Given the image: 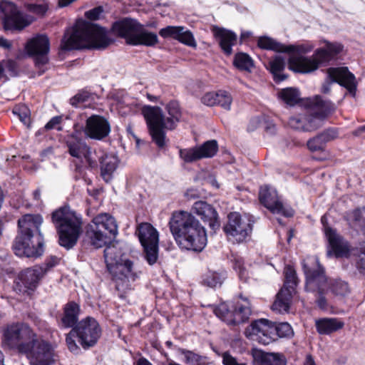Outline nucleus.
I'll return each instance as SVG.
<instances>
[{
    "instance_id": "nucleus-49",
    "label": "nucleus",
    "mask_w": 365,
    "mask_h": 365,
    "mask_svg": "<svg viewBox=\"0 0 365 365\" xmlns=\"http://www.w3.org/2000/svg\"><path fill=\"white\" fill-rule=\"evenodd\" d=\"M93 100V95L90 92L82 90L70 99V103L76 108L85 107L86 103H89Z\"/></svg>"
},
{
    "instance_id": "nucleus-40",
    "label": "nucleus",
    "mask_w": 365,
    "mask_h": 365,
    "mask_svg": "<svg viewBox=\"0 0 365 365\" xmlns=\"http://www.w3.org/2000/svg\"><path fill=\"white\" fill-rule=\"evenodd\" d=\"M158 41V38L156 34L150 32L144 29L143 26H140L133 45H143L146 46H153Z\"/></svg>"
},
{
    "instance_id": "nucleus-25",
    "label": "nucleus",
    "mask_w": 365,
    "mask_h": 365,
    "mask_svg": "<svg viewBox=\"0 0 365 365\" xmlns=\"http://www.w3.org/2000/svg\"><path fill=\"white\" fill-rule=\"evenodd\" d=\"M110 132V125L103 116L93 115L86 120V133L91 138L102 140Z\"/></svg>"
},
{
    "instance_id": "nucleus-26",
    "label": "nucleus",
    "mask_w": 365,
    "mask_h": 365,
    "mask_svg": "<svg viewBox=\"0 0 365 365\" xmlns=\"http://www.w3.org/2000/svg\"><path fill=\"white\" fill-rule=\"evenodd\" d=\"M192 210L204 222H207L212 230L216 231L220 228L218 213L213 206L205 201H197Z\"/></svg>"
},
{
    "instance_id": "nucleus-56",
    "label": "nucleus",
    "mask_w": 365,
    "mask_h": 365,
    "mask_svg": "<svg viewBox=\"0 0 365 365\" xmlns=\"http://www.w3.org/2000/svg\"><path fill=\"white\" fill-rule=\"evenodd\" d=\"M319 135L321 137L324 143L326 145L328 142L334 140L338 138L339 133L336 128H328L320 133Z\"/></svg>"
},
{
    "instance_id": "nucleus-58",
    "label": "nucleus",
    "mask_w": 365,
    "mask_h": 365,
    "mask_svg": "<svg viewBox=\"0 0 365 365\" xmlns=\"http://www.w3.org/2000/svg\"><path fill=\"white\" fill-rule=\"evenodd\" d=\"M104 12L103 7L101 6H96L85 13L86 19L91 21H96L101 19Z\"/></svg>"
},
{
    "instance_id": "nucleus-13",
    "label": "nucleus",
    "mask_w": 365,
    "mask_h": 365,
    "mask_svg": "<svg viewBox=\"0 0 365 365\" xmlns=\"http://www.w3.org/2000/svg\"><path fill=\"white\" fill-rule=\"evenodd\" d=\"M241 302H237L234 311L230 310L226 303H221L214 309L215 315L230 325H236L248 320L251 315L250 303L247 298L240 295Z\"/></svg>"
},
{
    "instance_id": "nucleus-39",
    "label": "nucleus",
    "mask_w": 365,
    "mask_h": 365,
    "mask_svg": "<svg viewBox=\"0 0 365 365\" xmlns=\"http://www.w3.org/2000/svg\"><path fill=\"white\" fill-rule=\"evenodd\" d=\"M104 257L108 269L125 259L120 247L115 245L106 247Z\"/></svg>"
},
{
    "instance_id": "nucleus-61",
    "label": "nucleus",
    "mask_w": 365,
    "mask_h": 365,
    "mask_svg": "<svg viewBox=\"0 0 365 365\" xmlns=\"http://www.w3.org/2000/svg\"><path fill=\"white\" fill-rule=\"evenodd\" d=\"M59 53L63 52H68V24L65 26L63 35L59 47Z\"/></svg>"
},
{
    "instance_id": "nucleus-32",
    "label": "nucleus",
    "mask_w": 365,
    "mask_h": 365,
    "mask_svg": "<svg viewBox=\"0 0 365 365\" xmlns=\"http://www.w3.org/2000/svg\"><path fill=\"white\" fill-rule=\"evenodd\" d=\"M212 32L215 37L219 41V44L226 55L232 53V46L236 44L237 35L230 30L214 26Z\"/></svg>"
},
{
    "instance_id": "nucleus-53",
    "label": "nucleus",
    "mask_w": 365,
    "mask_h": 365,
    "mask_svg": "<svg viewBox=\"0 0 365 365\" xmlns=\"http://www.w3.org/2000/svg\"><path fill=\"white\" fill-rule=\"evenodd\" d=\"M233 268L237 272L239 278L241 280L244 282H247L248 280V279L250 278L249 272L244 266V262L242 259H235Z\"/></svg>"
},
{
    "instance_id": "nucleus-4",
    "label": "nucleus",
    "mask_w": 365,
    "mask_h": 365,
    "mask_svg": "<svg viewBox=\"0 0 365 365\" xmlns=\"http://www.w3.org/2000/svg\"><path fill=\"white\" fill-rule=\"evenodd\" d=\"M113 41L104 28L82 21L70 35V51L83 48L105 49Z\"/></svg>"
},
{
    "instance_id": "nucleus-35",
    "label": "nucleus",
    "mask_w": 365,
    "mask_h": 365,
    "mask_svg": "<svg viewBox=\"0 0 365 365\" xmlns=\"http://www.w3.org/2000/svg\"><path fill=\"white\" fill-rule=\"evenodd\" d=\"M217 97L224 98L225 102L222 104V108L225 110H230L232 101V98L231 95L226 91L220 90L217 92L207 93L202 96L201 101L203 104L207 106H213L217 103Z\"/></svg>"
},
{
    "instance_id": "nucleus-18",
    "label": "nucleus",
    "mask_w": 365,
    "mask_h": 365,
    "mask_svg": "<svg viewBox=\"0 0 365 365\" xmlns=\"http://www.w3.org/2000/svg\"><path fill=\"white\" fill-rule=\"evenodd\" d=\"M275 323L266 319L253 321L245 330V336L263 345L276 341Z\"/></svg>"
},
{
    "instance_id": "nucleus-55",
    "label": "nucleus",
    "mask_w": 365,
    "mask_h": 365,
    "mask_svg": "<svg viewBox=\"0 0 365 365\" xmlns=\"http://www.w3.org/2000/svg\"><path fill=\"white\" fill-rule=\"evenodd\" d=\"M26 8L29 12L43 16L48 11V6L46 4L31 3L27 4Z\"/></svg>"
},
{
    "instance_id": "nucleus-34",
    "label": "nucleus",
    "mask_w": 365,
    "mask_h": 365,
    "mask_svg": "<svg viewBox=\"0 0 365 365\" xmlns=\"http://www.w3.org/2000/svg\"><path fill=\"white\" fill-rule=\"evenodd\" d=\"M315 325L319 334H330L341 329L344 323L337 318H322L316 320Z\"/></svg>"
},
{
    "instance_id": "nucleus-2",
    "label": "nucleus",
    "mask_w": 365,
    "mask_h": 365,
    "mask_svg": "<svg viewBox=\"0 0 365 365\" xmlns=\"http://www.w3.org/2000/svg\"><path fill=\"white\" fill-rule=\"evenodd\" d=\"M169 226L180 248L198 252L206 246L205 229L190 212L183 210L174 212Z\"/></svg>"
},
{
    "instance_id": "nucleus-22",
    "label": "nucleus",
    "mask_w": 365,
    "mask_h": 365,
    "mask_svg": "<svg viewBox=\"0 0 365 365\" xmlns=\"http://www.w3.org/2000/svg\"><path fill=\"white\" fill-rule=\"evenodd\" d=\"M218 150L217 142L215 140H207L200 146L180 149V157L185 163H190L202 158L213 157Z\"/></svg>"
},
{
    "instance_id": "nucleus-17",
    "label": "nucleus",
    "mask_w": 365,
    "mask_h": 365,
    "mask_svg": "<svg viewBox=\"0 0 365 365\" xmlns=\"http://www.w3.org/2000/svg\"><path fill=\"white\" fill-rule=\"evenodd\" d=\"M327 78L322 86V92L328 93L332 83H337L347 89L349 93L356 95L357 83L356 78L346 67L329 68L327 69Z\"/></svg>"
},
{
    "instance_id": "nucleus-24",
    "label": "nucleus",
    "mask_w": 365,
    "mask_h": 365,
    "mask_svg": "<svg viewBox=\"0 0 365 365\" xmlns=\"http://www.w3.org/2000/svg\"><path fill=\"white\" fill-rule=\"evenodd\" d=\"M257 44L259 47L263 49L272 50L276 52L280 53H292L290 56H299V55H296L294 53H306L311 51L313 49V46H286L267 36L259 37L258 39ZM289 59L290 58H289ZM288 64L289 65V61H288Z\"/></svg>"
},
{
    "instance_id": "nucleus-29",
    "label": "nucleus",
    "mask_w": 365,
    "mask_h": 365,
    "mask_svg": "<svg viewBox=\"0 0 365 365\" xmlns=\"http://www.w3.org/2000/svg\"><path fill=\"white\" fill-rule=\"evenodd\" d=\"M324 232L329 242L331 250L328 252L330 255L333 252L336 257H348L349 255V248L347 242L339 235L336 230L331 227L325 226Z\"/></svg>"
},
{
    "instance_id": "nucleus-54",
    "label": "nucleus",
    "mask_w": 365,
    "mask_h": 365,
    "mask_svg": "<svg viewBox=\"0 0 365 365\" xmlns=\"http://www.w3.org/2000/svg\"><path fill=\"white\" fill-rule=\"evenodd\" d=\"M307 115H297L291 117L289 120V126L295 130L305 132Z\"/></svg>"
},
{
    "instance_id": "nucleus-38",
    "label": "nucleus",
    "mask_w": 365,
    "mask_h": 365,
    "mask_svg": "<svg viewBox=\"0 0 365 365\" xmlns=\"http://www.w3.org/2000/svg\"><path fill=\"white\" fill-rule=\"evenodd\" d=\"M178 351L183 356V362L186 365H211L212 364L210 359L205 355L185 349H180Z\"/></svg>"
},
{
    "instance_id": "nucleus-43",
    "label": "nucleus",
    "mask_w": 365,
    "mask_h": 365,
    "mask_svg": "<svg viewBox=\"0 0 365 365\" xmlns=\"http://www.w3.org/2000/svg\"><path fill=\"white\" fill-rule=\"evenodd\" d=\"M279 98L287 105L294 106L301 100L300 92L294 88L282 89L279 93Z\"/></svg>"
},
{
    "instance_id": "nucleus-46",
    "label": "nucleus",
    "mask_w": 365,
    "mask_h": 365,
    "mask_svg": "<svg viewBox=\"0 0 365 365\" xmlns=\"http://www.w3.org/2000/svg\"><path fill=\"white\" fill-rule=\"evenodd\" d=\"M234 65L238 69L250 72L254 67V62L251 57L245 53H238L235 55Z\"/></svg>"
},
{
    "instance_id": "nucleus-8",
    "label": "nucleus",
    "mask_w": 365,
    "mask_h": 365,
    "mask_svg": "<svg viewBox=\"0 0 365 365\" xmlns=\"http://www.w3.org/2000/svg\"><path fill=\"white\" fill-rule=\"evenodd\" d=\"M117 234L118 226L115 219L106 213L96 216L86 232L90 244L96 249L106 246Z\"/></svg>"
},
{
    "instance_id": "nucleus-6",
    "label": "nucleus",
    "mask_w": 365,
    "mask_h": 365,
    "mask_svg": "<svg viewBox=\"0 0 365 365\" xmlns=\"http://www.w3.org/2000/svg\"><path fill=\"white\" fill-rule=\"evenodd\" d=\"M344 46L339 43L326 42V48L315 51L310 57L291 56L289 69L294 72L309 73L317 70L321 64L327 63L343 51Z\"/></svg>"
},
{
    "instance_id": "nucleus-52",
    "label": "nucleus",
    "mask_w": 365,
    "mask_h": 365,
    "mask_svg": "<svg viewBox=\"0 0 365 365\" xmlns=\"http://www.w3.org/2000/svg\"><path fill=\"white\" fill-rule=\"evenodd\" d=\"M275 328L276 340L279 337H291L294 334L293 329L288 323L284 322L277 325L275 324Z\"/></svg>"
},
{
    "instance_id": "nucleus-59",
    "label": "nucleus",
    "mask_w": 365,
    "mask_h": 365,
    "mask_svg": "<svg viewBox=\"0 0 365 365\" xmlns=\"http://www.w3.org/2000/svg\"><path fill=\"white\" fill-rule=\"evenodd\" d=\"M219 355L222 358L223 365H247L245 363H240L229 351H224Z\"/></svg>"
},
{
    "instance_id": "nucleus-51",
    "label": "nucleus",
    "mask_w": 365,
    "mask_h": 365,
    "mask_svg": "<svg viewBox=\"0 0 365 365\" xmlns=\"http://www.w3.org/2000/svg\"><path fill=\"white\" fill-rule=\"evenodd\" d=\"M307 146L311 152H322L324 150L326 145L318 134L307 141Z\"/></svg>"
},
{
    "instance_id": "nucleus-20",
    "label": "nucleus",
    "mask_w": 365,
    "mask_h": 365,
    "mask_svg": "<svg viewBox=\"0 0 365 365\" xmlns=\"http://www.w3.org/2000/svg\"><path fill=\"white\" fill-rule=\"evenodd\" d=\"M58 237V244L68 250V202L54 210L51 214Z\"/></svg>"
},
{
    "instance_id": "nucleus-57",
    "label": "nucleus",
    "mask_w": 365,
    "mask_h": 365,
    "mask_svg": "<svg viewBox=\"0 0 365 365\" xmlns=\"http://www.w3.org/2000/svg\"><path fill=\"white\" fill-rule=\"evenodd\" d=\"M62 115H56L52 117L44 125V129H48V130H51L53 129H56L57 130H62Z\"/></svg>"
},
{
    "instance_id": "nucleus-50",
    "label": "nucleus",
    "mask_w": 365,
    "mask_h": 365,
    "mask_svg": "<svg viewBox=\"0 0 365 365\" xmlns=\"http://www.w3.org/2000/svg\"><path fill=\"white\" fill-rule=\"evenodd\" d=\"M13 113L19 117L20 121L23 123L24 125L29 128L31 127V113L30 110L27 107L15 108L13 109Z\"/></svg>"
},
{
    "instance_id": "nucleus-16",
    "label": "nucleus",
    "mask_w": 365,
    "mask_h": 365,
    "mask_svg": "<svg viewBox=\"0 0 365 365\" xmlns=\"http://www.w3.org/2000/svg\"><path fill=\"white\" fill-rule=\"evenodd\" d=\"M32 336H36L31 327L25 323H12L8 324L2 331L1 347L4 349H12L27 339L29 341Z\"/></svg>"
},
{
    "instance_id": "nucleus-42",
    "label": "nucleus",
    "mask_w": 365,
    "mask_h": 365,
    "mask_svg": "<svg viewBox=\"0 0 365 365\" xmlns=\"http://www.w3.org/2000/svg\"><path fill=\"white\" fill-rule=\"evenodd\" d=\"M270 70L276 82H281L287 78V76L281 73L285 66L284 59L277 56L269 62Z\"/></svg>"
},
{
    "instance_id": "nucleus-7",
    "label": "nucleus",
    "mask_w": 365,
    "mask_h": 365,
    "mask_svg": "<svg viewBox=\"0 0 365 365\" xmlns=\"http://www.w3.org/2000/svg\"><path fill=\"white\" fill-rule=\"evenodd\" d=\"M303 269L306 275V290L316 293L317 306L322 309H327L328 303L324 294L327 291V279L317 257H308L304 260Z\"/></svg>"
},
{
    "instance_id": "nucleus-9",
    "label": "nucleus",
    "mask_w": 365,
    "mask_h": 365,
    "mask_svg": "<svg viewBox=\"0 0 365 365\" xmlns=\"http://www.w3.org/2000/svg\"><path fill=\"white\" fill-rule=\"evenodd\" d=\"M19 350L30 356L31 365H52L54 363L53 348L50 341L36 336L19 344Z\"/></svg>"
},
{
    "instance_id": "nucleus-62",
    "label": "nucleus",
    "mask_w": 365,
    "mask_h": 365,
    "mask_svg": "<svg viewBox=\"0 0 365 365\" xmlns=\"http://www.w3.org/2000/svg\"><path fill=\"white\" fill-rule=\"evenodd\" d=\"M58 258L56 256H50L47 258L44 262V267L35 266L36 268H40L43 272V275L51 268L53 267L56 264Z\"/></svg>"
},
{
    "instance_id": "nucleus-48",
    "label": "nucleus",
    "mask_w": 365,
    "mask_h": 365,
    "mask_svg": "<svg viewBox=\"0 0 365 365\" xmlns=\"http://www.w3.org/2000/svg\"><path fill=\"white\" fill-rule=\"evenodd\" d=\"M285 282L282 289H292V293L295 292V287L297 285L298 279L296 272L291 266H287L284 269Z\"/></svg>"
},
{
    "instance_id": "nucleus-14",
    "label": "nucleus",
    "mask_w": 365,
    "mask_h": 365,
    "mask_svg": "<svg viewBox=\"0 0 365 365\" xmlns=\"http://www.w3.org/2000/svg\"><path fill=\"white\" fill-rule=\"evenodd\" d=\"M136 234L143 247L146 261L150 265L154 264L158 258V231L150 223L143 222L138 225Z\"/></svg>"
},
{
    "instance_id": "nucleus-64",
    "label": "nucleus",
    "mask_w": 365,
    "mask_h": 365,
    "mask_svg": "<svg viewBox=\"0 0 365 365\" xmlns=\"http://www.w3.org/2000/svg\"><path fill=\"white\" fill-rule=\"evenodd\" d=\"M0 48L11 50L12 48V42L5 38L4 36H0Z\"/></svg>"
},
{
    "instance_id": "nucleus-31",
    "label": "nucleus",
    "mask_w": 365,
    "mask_h": 365,
    "mask_svg": "<svg viewBox=\"0 0 365 365\" xmlns=\"http://www.w3.org/2000/svg\"><path fill=\"white\" fill-rule=\"evenodd\" d=\"M70 155L76 158L81 162L84 158L91 168L97 166L96 151L93 152L81 139H76V143L70 144Z\"/></svg>"
},
{
    "instance_id": "nucleus-36",
    "label": "nucleus",
    "mask_w": 365,
    "mask_h": 365,
    "mask_svg": "<svg viewBox=\"0 0 365 365\" xmlns=\"http://www.w3.org/2000/svg\"><path fill=\"white\" fill-rule=\"evenodd\" d=\"M293 294L292 289H281L272 306V310L279 313L287 312L289 309Z\"/></svg>"
},
{
    "instance_id": "nucleus-27",
    "label": "nucleus",
    "mask_w": 365,
    "mask_h": 365,
    "mask_svg": "<svg viewBox=\"0 0 365 365\" xmlns=\"http://www.w3.org/2000/svg\"><path fill=\"white\" fill-rule=\"evenodd\" d=\"M159 34L164 38H172L189 46H197L192 34L189 30H185L183 26H168L161 29Z\"/></svg>"
},
{
    "instance_id": "nucleus-3",
    "label": "nucleus",
    "mask_w": 365,
    "mask_h": 365,
    "mask_svg": "<svg viewBox=\"0 0 365 365\" xmlns=\"http://www.w3.org/2000/svg\"><path fill=\"white\" fill-rule=\"evenodd\" d=\"M168 116L165 117L160 107L145 106L142 108L143 115L153 140L158 148L166 145L165 133L163 129L173 130L181 118L179 103L175 101H170L165 107Z\"/></svg>"
},
{
    "instance_id": "nucleus-30",
    "label": "nucleus",
    "mask_w": 365,
    "mask_h": 365,
    "mask_svg": "<svg viewBox=\"0 0 365 365\" xmlns=\"http://www.w3.org/2000/svg\"><path fill=\"white\" fill-rule=\"evenodd\" d=\"M253 365H287L284 354L274 352H264L260 349L251 350Z\"/></svg>"
},
{
    "instance_id": "nucleus-5",
    "label": "nucleus",
    "mask_w": 365,
    "mask_h": 365,
    "mask_svg": "<svg viewBox=\"0 0 365 365\" xmlns=\"http://www.w3.org/2000/svg\"><path fill=\"white\" fill-rule=\"evenodd\" d=\"M80 312L79 305L75 302H70V327H72L70 335L76 336L81 346L84 349H88L96 344L101 330L97 321L92 317H86L77 322Z\"/></svg>"
},
{
    "instance_id": "nucleus-45",
    "label": "nucleus",
    "mask_w": 365,
    "mask_h": 365,
    "mask_svg": "<svg viewBox=\"0 0 365 365\" xmlns=\"http://www.w3.org/2000/svg\"><path fill=\"white\" fill-rule=\"evenodd\" d=\"M346 220L349 225L356 230L365 228V217L360 209H356L347 213Z\"/></svg>"
},
{
    "instance_id": "nucleus-33",
    "label": "nucleus",
    "mask_w": 365,
    "mask_h": 365,
    "mask_svg": "<svg viewBox=\"0 0 365 365\" xmlns=\"http://www.w3.org/2000/svg\"><path fill=\"white\" fill-rule=\"evenodd\" d=\"M97 157L101 163V176L106 182H109L118 167V159L115 155L107 153H102Z\"/></svg>"
},
{
    "instance_id": "nucleus-23",
    "label": "nucleus",
    "mask_w": 365,
    "mask_h": 365,
    "mask_svg": "<svg viewBox=\"0 0 365 365\" xmlns=\"http://www.w3.org/2000/svg\"><path fill=\"white\" fill-rule=\"evenodd\" d=\"M35 20L36 18L33 16L15 9L2 18L3 29L7 33H18L31 25Z\"/></svg>"
},
{
    "instance_id": "nucleus-19",
    "label": "nucleus",
    "mask_w": 365,
    "mask_h": 365,
    "mask_svg": "<svg viewBox=\"0 0 365 365\" xmlns=\"http://www.w3.org/2000/svg\"><path fill=\"white\" fill-rule=\"evenodd\" d=\"M43 272L36 267H28L20 271L14 280V290L19 294L31 296L37 289Z\"/></svg>"
},
{
    "instance_id": "nucleus-37",
    "label": "nucleus",
    "mask_w": 365,
    "mask_h": 365,
    "mask_svg": "<svg viewBox=\"0 0 365 365\" xmlns=\"http://www.w3.org/2000/svg\"><path fill=\"white\" fill-rule=\"evenodd\" d=\"M83 233L81 215L70 210V248L74 246Z\"/></svg>"
},
{
    "instance_id": "nucleus-21",
    "label": "nucleus",
    "mask_w": 365,
    "mask_h": 365,
    "mask_svg": "<svg viewBox=\"0 0 365 365\" xmlns=\"http://www.w3.org/2000/svg\"><path fill=\"white\" fill-rule=\"evenodd\" d=\"M259 197L261 203L272 213L281 214L287 217L294 215V210L289 207H284L279 200L276 190L267 186L261 187Z\"/></svg>"
},
{
    "instance_id": "nucleus-60",
    "label": "nucleus",
    "mask_w": 365,
    "mask_h": 365,
    "mask_svg": "<svg viewBox=\"0 0 365 365\" xmlns=\"http://www.w3.org/2000/svg\"><path fill=\"white\" fill-rule=\"evenodd\" d=\"M6 68L9 72L11 77L15 78L19 76L20 71L18 63L12 58L7 59L6 62Z\"/></svg>"
},
{
    "instance_id": "nucleus-44",
    "label": "nucleus",
    "mask_w": 365,
    "mask_h": 365,
    "mask_svg": "<svg viewBox=\"0 0 365 365\" xmlns=\"http://www.w3.org/2000/svg\"><path fill=\"white\" fill-rule=\"evenodd\" d=\"M355 266L361 274H365V241L360 242L354 249Z\"/></svg>"
},
{
    "instance_id": "nucleus-41",
    "label": "nucleus",
    "mask_w": 365,
    "mask_h": 365,
    "mask_svg": "<svg viewBox=\"0 0 365 365\" xmlns=\"http://www.w3.org/2000/svg\"><path fill=\"white\" fill-rule=\"evenodd\" d=\"M329 289L333 294L339 297H346L351 292L349 284L341 279L327 280V289Z\"/></svg>"
},
{
    "instance_id": "nucleus-12",
    "label": "nucleus",
    "mask_w": 365,
    "mask_h": 365,
    "mask_svg": "<svg viewBox=\"0 0 365 365\" xmlns=\"http://www.w3.org/2000/svg\"><path fill=\"white\" fill-rule=\"evenodd\" d=\"M108 270L113 277L115 288L119 292L120 297H124L126 292L131 289L130 282L135 281L140 274V272L135 269L133 262L126 259L110 267Z\"/></svg>"
},
{
    "instance_id": "nucleus-47",
    "label": "nucleus",
    "mask_w": 365,
    "mask_h": 365,
    "mask_svg": "<svg viewBox=\"0 0 365 365\" xmlns=\"http://www.w3.org/2000/svg\"><path fill=\"white\" fill-rule=\"evenodd\" d=\"M225 278V272L209 271L205 275L203 282L207 286L215 288L221 286Z\"/></svg>"
},
{
    "instance_id": "nucleus-11",
    "label": "nucleus",
    "mask_w": 365,
    "mask_h": 365,
    "mask_svg": "<svg viewBox=\"0 0 365 365\" xmlns=\"http://www.w3.org/2000/svg\"><path fill=\"white\" fill-rule=\"evenodd\" d=\"M51 42L46 34H36L24 46V56L34 60V66L41 68L49 63Z\"/></svg>"
},
{
    "instance_id": "nucleus-10",
    "label": "nucleus",
    "mask_w": 365,
    "mask_h": 365,
    "mask_svg": "<svg viewBox=\"0 0 365 365\" xmlns=\"http://www.w3.org/2000/svg\"><path fill=\"white\" fill-rule=\"evenodd\" d=\"M304 106L311 112L307 115L305 132H312L322 127L324 120L335 110V105L317 95L304 101Z\"/></svg>"
},
{
    "instance_id": "nucleus-28",
    "label": "nucleus",
    "mask_w": 365,
    "mask_h": 365,
    "mask_svg": "<svg viewBox=\"0 0 365 365\" xmlns=\"http://www.w3.org/2000/svg\"><path fill=\"white\" fill-rule=\"evenodd\" d=\"M142 25L137 21L125 19L115 22L113 26V31L120 37L125 38L126 42L133 45L139 29Z\"/></svg>"
},
{
    "instance_id": "nucleus-15",
    "label": "nucleus",
    "mask_w": 365,
    "mask_h": 365,
    "mask_svg": "<svg viewBox=\"0 0 365 365\" xmlns=\"http://www.w3.org/2000/svg\"><path fill=\"white\" fill-rule=\"evenodd\" d=\"M227 219L223 230L230 240L242 242L252 233L254 221L250 216L234 212L228 215Z\"/></svg>"
},
{
    "instance_id": "nucleus-63",
    "label": "nucleus",
    "mask_w": 365,
    "mask_h": 365,
    "mask_svg": "<svg viewBox=\"0 0 365 365\" xmlns=\"http://www.w3.org/2000/svg\"><path fill=\"white\" fill-rule=\"evenodd\" d=\"M62 326L68 328V302L63 305V314L61 318Z\"/></svg>"
},
{
    "instance_id": "nucleus-1",
    "label": "nucleus",
    "mask_w": 365,
    "mask_h": 365,
    "mask_svg": "<svg viewBox=\"0 0 365 365\" xmlns=\"http://www.w3.org/2000/svg\"><path fill=\"white\" fill-rule=\"evenodd\" d=\"M39 214H26L18 220V232L12 245L14 253L20 257L38 258L44 252V238Z\"/></svg>"
}]
</instances>
